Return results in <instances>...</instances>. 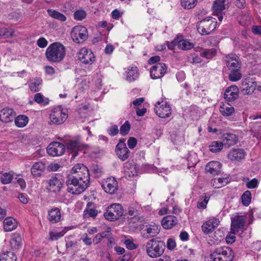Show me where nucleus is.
Instances as JSON below:
<instances>
[{"mask_svg":"<svg viewBox=\"0 0 261 261\" xmlns=\"http://www.w3.org/2000/svg\"><path fill=\"white\" fill-rule=\"evenodd\" d=\"M90 179L88 168L83 164H77L72 167L67 175V190L72 194H80L89 187Z\"/></svg>","mask_w":261,"mask_h":261,"instance_id":"1","label":"nucleus"},{"mask_svg":"<svg viewBox=\"0 0 261 261\" xmlns=\"http://www.w3.org/2000/svg\"><path fill=\"white\" fill-rule=\"evenodd\" d=\"M66 55L65 46L61 43L55 42L49 45L47 48L45 56L47 60L51 63H59L64 58Z\"/></svg>","mask_w":261,"mask_h":261,"instance_id":"2","label":"nucleus"},{"mask_svg":"<svg viewBox=\"0 0 261 261\" xmlns=\"http://www.w3.org/2000/svg\"><path fill=\"white\" fill-rule=\"evenodd\" d=\"M234 252L227 246L218 247L208 256L205 257V261H232Z\"/></svg>","mask_w":261,"mask_h":261,"instance_id":"3","label":"nucleus"},{"mask_svg":"<svg viewBox=\"0 0 261 261\" xmlns=\"http://www.w3.org/2000/svg\"><path fill=\"white\" fill-rule=\"evenodd\" d=\"M165 248V244L163 242L153 239L148 241L146 245V253L152 258L161 256L163 253Z\"/></svg>","mask_w":261,"mask_h":261,"instance_id":"4","label":"nucleus"},{"mask_svg":"<svg viewBox=\"0 0 261 261\" xmlns=\"http://www.w3.org/2000/svg\"><path fill=\"white\" fill-rule=\"evenodd\" d=\"M217 23L216 19L208 17L198 22L197 31L202 35H208L216 29Z\"/></svg>","mask_w":261,"mask_h":261,"instance_id":"5","label":"nucleus"},{"mask_svg":"<svg viewBox=\"0 0 261 261\" xmlns=\"http://www.w3.org/2000/svg\"><path fill=\"white\" fill-rule=\"evenodd\" d=\"M123 211L121 205L114 203L108 207L103 215L107 220L113 221L118 219L123 215Z\"/></svg>","mask_w":261,"mask_h":261,"instance_id":"6","label":"nucleus"},{"mask_svg":"<svg viewBox=\"0 0 261 261\" xmlns=\"http://www.w3.org/2000/svg\"><path fill=\"white\" fill-rule=\"evenodd\" d=\"M71 36L73 41L76 43H81L88 38V34L86 27L77 25L74 27L71 32Z\"/></svg>","mask_w":261,"mask_h":261,"instance_id":"7","label":"nucleus"},{"mask_svg":"<svg viewBox=\"0 0 261 261\" xmlns=\"http://www.w3.org/2000/svg\"><path fill=\"white\" fill-rule=\"evenodd\" d=\"M66 146L68 151L71 154L72 159L76 156L79 151L86 149L88 148V145L82 143L79 138L76 140H70Z\"/></svg>","mask_w":261,"mask_h":261,"instance_id":"8","label":"nucleus"},{"mask_svg":"<svg viewBox=\"0 0 261 261\" xmlns=\"http://www.w3.org/2000/svg\"><path fill=\"white\" fill-rule=\"evenodd\" d=\"M246 217L243 215H236L231 219L230 230L233 232H239L244 229Z\"/></svg>","mask_w":261,"mask_h":261,"instance_id":"9","label":"nucleus"},{"mask_svg":"<svg viewBox=\"0 0 261 261\" xmlns=\"http://www.w3.org/2000/svg\"><path fill=\"white\" fill-rule=\"evenodd\" d=\"M115 152L117 157L122 161L126 160L129 156L130 151L127 148L125 140L121 139L115 147Z\"/></svg>","mask_w":261,"mask_h":261,"instance_id":"10","label":"nucleus"},{"mask_svg":"<svg viewBox=\"0 0 261 261\" xmlns=\"http://www.w3.org/2000/svg\"><path fill=\"white\" fill-rule=\"evenodd\" d=\"M67 118V115L62 111L61 108L56 109L50 115V124L60 125Z\"/></svg>","mask_w":261,"mask_h":261,"instance_id":"11","label":"nucleus"},{"mask_svg":"<svg viewBox=\"0 0 261 261\" xmlns=\"http://www.w3.org/2000/svg\"><path fill=\"white\" fill-rule=\"evenodd\" d=\"M166 71V64L164 63H158L150 68V76L153 79H160L164 75Z\"/></svg>","mask_w":261,"mask_h":261,"instance_id":"12","label":"nucleus"},{"mask_svg":"<svg viewBox=\"0 0 261 261\" xmlns=\"http://www.w3.org/2000/svg\"><path fill=\"white\" fill-rule=\"evenodd\" d=\"M226 65L229 70H240L241 67V63L239 58L235 54L228 55L225 57Z\"/></svg>","mask_w":261,"mask_h":261,"instance_id":"13","label":"nucleus"},{"mask_svg":"<svg viewBox=\"0 0 261 261\" xmlns=\"http://www.w3.org/2000/svg\"><path fill=\"white\" fill-rule=\"evenodd\" d=\"M65 151V146L58 142L50 143L47 148V153L53 156L61 155L64 153Z\"/></svg>","mask_w":261,"mask_h":261,"instance_id":"14","label":"nucleus"},{"mask_svg":"<svg viewBox=\"0 0 261 261\" xmlns=\"http://www.w3.org/2000/svg\"><path fill=\"white\" fill-rule=\"evenodd\" d=\"M78 57L79 60L85 64H91L95 60V56L92 51L85 48H83L80 50Z\"/></svg>","mask_w":261,"mask_h":261,"instance_id":"15","label":"nucleus"},{"mask_svg":"<svg viewBox=\"0 0 261 261\" xmlns=\"http://www.w3.org/2000/svg\"><path fill=\"white\" fill-rule=\"evenodd\" d=\"M101 187L106 192L112 194L117 190L118 183L114 177L110 178H108L105 182H103Z\"/></svg>","mask_w":261,"mask_h":261,"instance_id":"16","label":"nucleus"},{"mask_svg":"<svg viewBox=\"0 0 261 261\" xmlns=\"http://www.w3.org/2000/svg\"><path fill=\"white\" fill-rule=\"evenodd\" d=\"M219 221L216 218L208 220L204 223L202 226V230L205 234L212 232L219 225Z\"/></svg>","mask_w":261,"mask_h":261,"instance_id":"17","label":"nucleus"},{"mask_svg":"<svg viewBox=\"0 0 261 261\" xmlns=\"http://www.w3.org/2000/svg\"><path fill=\"white\" fill-rule=\"evenodd\" d=\"M146 227V228L144 229L141 233L142 236L146 239L155 237L160 230V226L158 225H149Z\"/></svg>","mask_w":261,"mask_h":261,"instance_id":"18","label":"nucleus"},{"mask_svg":"<svg viewBox=\"0 0 261 261\" xmlns=\"http://www.w3.org/2000/svg\"><path fill=\"white\" fill-rule=\"evenodd\" d=\"M239 90L237 86L232 85L228 87L224 93V98L228 101H232L238 97Z\"/></svg>","mask_w":261,"mask_h":261,"instance_id":"19","label":"nucleus"},{"mask_svg":"<svg viewBox=\"0 0 261 261\" xmlns=\"http://www.w3.org/2000/svg\"><path fill=\"white\" fill-rule=\"evenodd\" d=\"M221 167L222 164L220 162L212 161L206 165L205 170L206 172L210 173L212 175H218L221 172Z\"/></svg>","mask_w":261,"mask_h":261,"instance_id":"20","label":"nucleus"},{"mask_svg":"<svg viewBox=\"0 0 261 261\" xmlns=\"http://www.w3.org/2000/svg\"><path fill=\"white\" fill-rule=\"evenodd\" d=\"M14 118V111L12 109L6 108L0 111V120L2 122H11Z\"/></svg>","mask_w":261,"mask_h":261,"instance_id":"21","label":"nucleus"},{"mask_svg":"<svg viewBox=\"0 0 261 261\" xmlns=\"http://www.w3.org/2000/svg\"><path fill=\"white\" fill-rule=\"evenodd\" d=\"M60 210L58 207H53L48 211L47 219L51 223L59 222L61 219Z\"/></svg>","mask_w":261,"mask_h":261,"instance_id":"22","label":"nucleus"},{"mask_svg":"<svg viewBox=\"0 0 261 261\" xmlns=\"http://www.w3.org/2000/svg\"><path fill=\"white\" fill-rule=\"evenodd\" d=\"M45 169V164L42 162H36L31 169V174L34 177L42 176Z\"/></svg>","mask_w":261,"mask_h":261,"instance_id":"23","label":"nucleus"},{"mask_svg":"<svg viewBox=\"0 0 261 261\" xmlns=\"http://www.w3.org/2000/svg\"><path fill=\"white\" fill-rule=\"evenodd\" d=\"M154 110L155 111L156 115L160 118H163L169 117L171 113V108H170L169 105L167 103H166L164 106L162 105L158 107L155 106Z\"/></svg>","mask_w":261,"mask_h":261,"instance_id":"24","label":"nucleus"},{"mask_svg":"<svg viewBox=\"0 0 261 261\" xmlns=\"http://www.w3.org/2000/svg\"><path fill=\"white\" fill-rule=\"evenodd\" d=\"M10 244L13 250H18L22 246V239L20 234L14 233L12 234Z\"/></svg>","mask_w":261,"mask_h":261,"instance_id":"25","label":"nucleus"},{"mask_svg":"<svg viewBox=\"0 0 261 261\" xmlns=\"http://www.w3.org/2000/svg\"><path fill=\"white\" fill-rule=\"evenodd\" d=\"M222 143L225 147L228 148L230 146L236 144L238 141L237 137L231 133H226L223 135Z\"/></svg>","mask_w":261,"mask_h":261,"instance_id":"26","label":"nucleus"},{"mask_svg":"<svg viewBox=\"0 0 261 261\" xmlns=\"http://www.w3.org/2000/svg\"><path fill=\"white\" fill-rule=\"evenodd\" d=\"M245 151L242 149H234L228 154V158L231 161H240L245 158Z\"/></svg>","mask_w":261,"mask_h":261,"instance_id":"27","label":"nucleus"},{"mask_svg":"<svg viewBox=\"0 0 261 261\" xmlns=\"http://www.w3.org/2000/svg\"><path fill=\"white\" fill-rule=\"evenodd\" d=\"M177 223V218L171 215L165 217L162 220V225L165 229H170Z\"/></svg>","mask_w":261,"mask_h":261,"instance_id":"28","label":"nucleus"},{"mask_svg":"<svg viewBox=\"0 0 261 261\" xmlns=\"http://www.w3.org/2000/svg\"><path fill=\"white\" fill-rule=\"evenodd\" d=\"M49 186L51 190L54 192L60 191L62 187V182L56 176H52L48 181Z\"/></svg>","mask_w":261,"mask_h":261,"instance_id":"29","label":"nucleus"},{"mask_svg":"<svg viewBox=\"0 0 261 261\" xmlns=\"http://www.w3.org/2000/svg\"><path fill=\"white\" fill-rule=\"evenodd\" d=\"M4 229L5 231H11L17 228V222L12 217L6 218L3 222Z\"/></svg>","mask_w":261,"mask_h":261,"instance_id":"30","label":"nucleus"},{"mask_svg":"<svg viewBox=\"0 0 261 261\" xmlns=\"http://www.w3.org/2000/svg\"><path fill=\"white\" fill-rule=\"evenodd\" d=\"M97 214L98 211L95 209L94 204L92 202H88L84 212V218H94L97 215Z\"/></svg>","mask_w":261,"mask_h":261,"instance_id":"31","label":"nucleus"},{"mask_svg":"<svg viewBox=\"0 0 261 261\" xmlns=\"http://www.w3.org/2000/svg\"><path fill=\"white\" fill-rule=\"evenodd\" d=\"M42 83V80L40 77L31 79L29 81V87L33 92H38L40 90V86Z\"/></svg>","mask_w":261,"mask_h":261,"instance_id":"32","label":"nucleus"},{"mask_svg":"<svg viewBox=\"0 0 261 261\" xmlns=\"http://www.w3.org/2000/svg\"><path fill=\"white\" fill-rule=\"evenodd\" d=\"M194 44L190 42L187 40L182 39V36L178 37V48L183 50H187L194 48Z\"/></svg>","mask_w":261,"mask_h":261,"instance_id":"33","label":"nucleus"},{"mask_svg":"<svg viewBox=\"0 0 261 261\" xmlns=\"http://www.w3.org/2000/svg\"><path fill=\"white\" fill-rule=\"evenodd\" d=\"M139 76L137 67H130L128 68L126 79L129 82H133Z\"/></svg>","mask_w":261,"mask_h":261,"instance_id":"34","label":"nucleus"},{"mask_svg":"<svg viewBox=\"0 0 261 261\" xmlns=\"http://www.w3.org/2000/svg\"><path fill=\"white\" fill-rule=\"evenodd\" d=\"M225 0H216L214 1L213 8L214 13H221L225 9Z\"/></svg>","mask_w":261,"mask_h":261,"instance_id":"35","label":"nucleus"},{"mask_svg":"<svg viewBox=\"0 0 261 261\" xmlns=\"http://www.w3.org/2000/svg\"><path fill=\"white\" fill-rule=\"evenodd\" d=\"M229 181L227 178H214L211 181V185L215 188H221L225 186Z\"/></svg>","mask_w":261,"mask_h":261,"instance_id":"36","label":"nucleus"},{"mask_svg":"<svg viewBox=\"0 0 261 261\" xmlns=\"http://www.w3.org/2000/svg\"><path fill=\"white\" fill-rule=\"evenodd\" d=\"M17 257L14 253L7 251L0 254V261H16Z\"/></svg>","mask_w":261,"mask_h":261,"instance_id":"37","label":"nucleus"},{"mask_svg":"<svg viewBox=\"0 0 261 261\" xmlns=\"http://www.w3.org/2000/svg\"><path fill=\"white\" fill-rule=\"evenodd\" d=\"M48 14L51 17L60 20L61 21H65L66 20V17L62 13L52 9L47 10Z\"/></svg>","mask_w":261,"mask_h":261,"instance_id":"38","label":"nucleus"},{"mask_svg":"<svg viewBox=\"0 0 261 261\" xmlns=\"http://www.w3.org/2000/svg\"><path fill=\"white\" fill-rule=\"evenodd\" d=\"M234 108L228 104L223 105L220 107V112L223 116H230L234 112Z\"/></svg>","mask_w":261,"mask_h":261,"instance_id":"39","label":"nucleus"},{"mask_svg":"<svg viewBox=\"0 0 261 261\" xmlns=\"http://www.w3.org/2000/svg\"><path fill=\"white\" fill-rule=\"evenodd\" d=\"M28 122V118L25 115H19L15 119V123L19 127H24Z\"/></svg>","mask_w":261,"mask_h":261,"instance_id":"40","label":"nucleus"},{"mask_svg":"<svg viewBox=\"0 0 261 261\" xmlns=\"http://www.w3.org/2000/svg\"><path fill=\"white\" fill-rule=\"evenodd\" d=\"M223 146V144L221 142L214 141L209 145L210 150L213 152H217L220 151Z\"/></svg>","mask_w":261,"mask_h":261,"instance_id":"41","label":"nucleus"},{"mask_svg":"<svg viewBox=\"0 0 261 261\" xmlns=\"http://www.w3.org/2000/svg\"><path fill=\"white\" fill-rule=\"evenodd\" d=\"M216 54V50L214 48L206 49L202 50L200 53V56L208 59H212Z\"/></svg>","mask_w":261,"mask_h":261,"instance_id":"42","label":"nucleus"},{"mask_svg":"<svg viewBox=\"0 0 261 261\" xmlns=\"http://www.w3.org/2000/svg\"><path fill=\"white\" fill-rule=\"evenodd\" d=\"M66 233L65 230L61 231H50L49 232L48 240L51 241H54L58 240L62 237Z\"/></svg>","mask_w":261,"mask_h":261,"instance_id":"43","label":"nucleus"},{"mask_svg":"<svg viewBox=\"0 0 261 261\" xmlns=\"http://www.w3.org/2000/svg\"><path fill=\"white\" fill-rule=\"evenodd\" d=\"M230 73L229 74V79L231 81H238L242 77V73L240 70H230Z\"/></svg>","mask_w":261,"mask_h":261,"instance_id":"44","label":"nucleus"},{"mask_svg":"<svg viewBox=\"0 0 261 261\" xmlns=\"http://www.w3.org/2000/svg\"><path fill=\"white\" fill-rule=\"evenodd\" d=\"M139 209L140 206L137 203H132L129 206L128 214L130 216L135 217L138 215Z\"/></svg>","mask_w":261,"mask_h":261,"instance_id":"45","label":"nucleus"},{"mask_svg":"<svg viewBox=\"0 0 261 261\" xmlns=\"http://www.w3.org/2000/svg\"><path fill=\"white\" fill-rule=\"evenodd\" d=\"M1 37L5 38H10L13 36L14 31L11 28H1Z\"/></svg>","mask_w":261,"mask_h":261,"instance_id":"46","label":"nucleus"},{"mask_svg":"<svg viewBox=\"0 0 261 261\" xmlns=\"http://www.w3.org/2000/svg\"><path fill=\"white\" fill-rule=\"evenodd\" d=\"M197 0H181V5L185 9H191L196 5Z\"/></svg>","mask_w":261,"mask_h":261,"instance_id":"47","label":"nucleus"},{"mask_svg":"<svg viewBox=\"0 0 261 261\" xmlns=\"http://www.w3.org/2000/svg\"><path fill=\"white\" fill-rule=\"evenodd\" d=\"M251 194L249 191H245L242 196V203L245 206H248L251 201Z\"/></svg>","mask_w":261,"mask_h":261,"instance_id":"48","label":"nucleus"},{"mask_svg":"<svg viewBox=\"0 0 261 261\" xmlns=\"http://www.w3.org/2000/svg\"><path fill=\"white\" fill-rule=\"evenodd\" d=\"M34 100L38 103L43 104L44 105H46L49 103V99L47 98H44L39 93L35 94Z\"/></svg>","mask_w":261,"mask_h":261,"instance_id":"49","label":"nucleus"},{"mask_svg":"<svg viewBox=\"0 0 261 261\" xmlns=\"http://www.w3.org/2000/svg\"><path fill=\"white\" fill-rule=\"evenodd\" d=\"M73 15L74 19L78 21H81L86 18L87 14L85 11L80 10L76 11Z\"/></svg>","mask_w":261,"mask_h":261,"instance_id":"50","label":"nucleus"},{"mask_svg":"<svg viewBox=\"0 0 261 261\" xmlns=\"http://www.w3.org/2000/svg\"><path fill=\"white\" fill-rule=\"evenodd\" d=\"M13 175L9 173H5L1 177V180L3 184H10L13 179Z\"/></svg>","mask_w":261,"mask_h":261,"instance_id":"51","label":"nucleus"},{"mask_svg":"<svg viewBox=\"0 0 261 261\" xmlns=\"http://www.w3.org/2000/svg\"><path fill=\"white\" fill-rule=\"evenodd\" d=\"M130 128V125L129 122L126 121L121 126L120 128V133L122 136H125L129 133Z\"/></svg>","mask_w":261,"mask_h":261,"instance_id":"52","label":"nucleus"},{"mask_svg":"<svg viewBox=\"0 0 261 261\" xmlns=\"http://www.w3.org/2000/svg\"><path fill=\"white\" fill-rule=\"evenodd\" d=\"M248 82H249V89L248 91L247 89L245 90V92L246 93H253L255 89H256V87L257 86V83L255 81H253L252 79H248Z\"/></svg>","mask_w":261,"mask_h":261,"instance_id":"53","label":"nucleus"},{"mask_svg":"<svg viewBox=\"0 0 261 261\" xmlns=\"http://www.w3.org/2000/svg\"><path fill=\"white\" fill-rule=\"evenodd\" d=\"M208 201V198L206 195H205L204 197H202L201 199H199L197 202V207L202 209L206 208V204L207 203Z\"/></svg>","mask_w":261,"mask_h":261,"instance_id":"54","label":"nucleus"},{"mask_svg":"<svg viewBox=\"0 0 261 261\" xmlns=\"http://www.w3.org/2000/svg\"><path fill=\"white\" fill-rule=\"evenodd\" d=\"M108 133L111 136H116L119 133L118 127L116 125L112 124L108 129Z\"/></svg>","mask_w":261,"mask_h":261,"instance_id":"55","label":"nucleus"},{"mask_svg":"<svg viewBox=\"0 0 261 261\" xmlns=\"http://www.w3.org/2000/svg\"><path fill=\"white\" fill-rule=\"evenodd\" d=\"M238 232H233L230 230V233L226 237V241L227 244H232L236 240V233Z\"/></svg>","mask_w":261,"mask_h":261,"instance_id":"56","label":"nucleus"},{"mask_svg":"<svg viewBox=\"0 0 261 261\" xmlns=\"http://www.w3.org/2000/svg\"><path fill=\"white\" fill-rule=\"evenodd\" d=\"M190 155L188 158V167L191 168L194 167L197 163V160L195 159V155Z\"/></svg>","mask_w":261,"mask_h":261,"instance_id":"57","label":"nucleus"},{"mask_svg":"<svg viewBox=\"0 0 261 261\" xmlns=\"http://www.w3.org/2000/svg\"><path fill=\"white\" fill-rule=\"evenodd\" d=\"M178 36H177V37L176 38H175V39H174L172 41H171L170 42H168V41L167 42V45L168 48L171 50L174 49L176 46H177V47H178Z\"/></svg>","mask_w":261,"mask_h":261,"instance_id":"58","label":"nucleus"},{"mask_svg":"<svg viewBox=\"0 0 261 261\" xmlns=\"http://www.w3.org/2000/svg\"><path fill=\"white\" fill-rule=\"evenodd\" d=\"M249 82L248 79H245L242 82V89H241V92L244 95H248L251 94V93H246L245 92V90L247 89L248 90L249 89ZM248 91H247V92Z\"/></svg>","mask_w":261,"mask_h":261,"instance_id":"59","label":"nucleus"},{"mask_svg":"<svg viewBox=\"0 0 261 261\" xmlns=\"http://www.w3.org/2000/svg\"><path fill=\"white\" fill-rule=\"evenodd\" d=\"M246 186L248 189H254L258 186V180L253 178L246 183Z\"/></svg>","mask_w":261,"mask_h":261,"instance_id":"60","label":"nucleus"},{"mask_svg":"<svg viewBox=\"0 0 261 261\" xmlns=\"http://www.w3.org/2000/svg\"><path fill=\"white\" fill-rule=\"evenodd\" d=\"M48 44L47 40L43 37L40 38L37 41V44L41 48L45 47Z\"/></svg>","mask_w":261,"mask_h":261,"instance_id":"61","label":"nucleus"},{"mask_svg":"<svg viewBox=\"0 0 261 261\" xmlns=\"http://www.w3.org/2000/svg\"><path fill=\"white\" fill-rule=\"evenodd\" d=\"M137 143V139L134 137H130L127 141V145L130 149H133L136 146Z\"/></svg>","mask_w":261,"mask_h":261,"instance_id":"62","label":"nucleus"},{"mask_svg":"<svg viewBox=\"0 0 261 261\" xmlns=\"http://www.w3.org/2000/svg\"><path fill=\"white\" fill-rule=\"evenodd\" d=\"M176 246V243L174 239L170 238L167 242V247L170 250H173Z\"/></svg>","mask_w":261,"mask_h":261,"instance_id":"63","label":"nucleus"},{"mask_svg":"<svg viewBox=\"0 0 261 261\" xmlns=\"http://www.w3.org/2000/svg\"><path fill=\"white\" fill-rule=\"evenodd\" d=\"M126 247L130 250H133L137 248V246L131 240L127 239L125 241Z\"/></svg>","mask_w":261,"mask_h":261,"instance_id":"64","label":"nucleus"}]
</instances>
